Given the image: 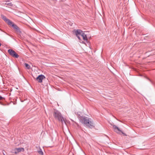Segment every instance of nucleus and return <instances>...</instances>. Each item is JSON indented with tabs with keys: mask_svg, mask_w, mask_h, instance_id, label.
<instances>
[{
	"mask_svg": "<svg viewBox=\"0 0 155 155\" xmlns=\"http://www.w3.org/2000/svg\"><path fill=\"white\" fill-rule=\"evenodd\" d=\"M2 18L9 25H11L12 24V21H11L9 19H7L6 17L4 16V15H1Z\"/></svg>",
	"mask_w": 155,
	"mask_h": 155,
	"instance_id": "423d86ee",
	"label": "nucleus"
},
{
	"mask_svg": "<svg viewBox=\"0 0 155 155\" xmlns=\"http://www.w3.org/2000/svg\"><path fill=\"white\" fill-rule=\"evenodd\" d=\"M74 32L76 36L78 38V39L81 40V38L80 37V35H81L82 34L83 32V31L80 29H77V30H74Z\"/></svg>",
	"mask_w": 155,
	"mask_h": 155,
	"instance_id": "20e7f679",
	"label": "nucleus"
},
{
	"mask_svg": "<svg viewBox=\"0 0 155 155\" xmlns=\"http://www.w3.org/2000/svg\"><path fill=\"white\" fill-rule=\"evenodd\" d=\"M5 99V98L1 96L0 95V101H2Z\"/></svg>",
	"mask_w": 155,
	"mask_h": 155,
	"instance_id": "ddd939ff",
	"label": "nucleus"
},
{
	"mask_svg": "<svg viewBox=\"0 0 155 155\" xmlns=\"http://www.w3.org/2000/svg\"><path fill=\"white\" fill-rule=\"evenodd\" d=\"M54 117L56 120L61 122L62 124H66L65 121L63 118L61 113L57 110H55L53 114Z\"/></svg>",
	"mask_w": 155,
	"mask_h": 155,
	"instance_id": "f03ea898",
	"label": "nucleus"
},
{
	"mask_svg": "<svg viewBox=\"0 0 155 155\" xmlns=\"http://www.w3.org/2000/svg\"><path fill=\"white\" fill-rule=\"evenodd\" d=\"M38 153L39 154L41 155H43V153L41 150L38 151Z\"/></svg>",
	"mask_w": 155,
	"mask_h": 155,
	"instance_id": "f8f14e48",
	"label": "nucleus"
},
{
	"mask_svg": "<svg viewBox=\"0 0 155 155\" xmlns=\"http://www.w3.org/2000/svg\"><path fill=\"white\" fill-rule=\"evenodd\" d=\"M9 25L13 27L14 29L17 32H20V31L19 30V27L16 25L14 24L12 22V24L11 25Z\"/></svg>",
	"mask_w": 155,
	"mask_h": 155,
	"instance_id": "6e6552de",
	"label": "nucleus"
},
{
	"mask_svg": "<svg viewBox=\"0 0 155 155\" xmlns=\"http://www.w3.org/2000/svg\"><path fill=\"white\" fill-rule=\"evenodd\" d=\"M11 4V5H10V6H12V4H11V3H10H10H9V4Z\"/></svg>",
	"mask_w": 155,
	"mask_h": 155,
	"instance_id": "4468645a",
	"label": "nucleus"
},
{
	"mask_svg": "<svg viewBox=\"0 0 155 155\" xmlns=\"http://www.w3.org/2000/svg\"><path fill=\"white\" fill-rule=\"evenodd\" d=\"M8 53L12 57L17 58H18V55L13 50L10 49L8 50Z\"/></svg>",
	"mask_w": 155,
	"mask_h": 155,
	"instance_id": "7ed1b4c3",
	"label": "nucleus"
},
{
	"mask_svg": "<svg viewBox=\"0 0 155 155\" xmlns=\"http://www.w3.org/2000/svg\"><path fill=\"white\" fill-rule=\"evenodd\" d=\"M113 128L115 132H116L119 133L120 132H121L122 134H124V133L120 129L117 127L116 125H113Z\"/></svg>",
	"mask_w": 155,
	"mask_h": 155,
	"instance_id": "0eeeda50",
	"label": "nucleus"
},
{
	"mask_svg": "<svg viewBox=\"0 0 155 155\" xmlns=\"http://www.w3.org/2000/svg\"><path fill=\"white\" fill-rule=\"evenodd\" d=\"M44 78H45V77L44 75L41 74L36 78V80L39 83H41Z\"/></svg>",
	"mask_w": 155,
	"mask_h": 155,
	"instance_id": "39448f33",
	"label": "nucleus"
},
{
	"mask_svg": "<svg viewBox=\"0 0 155 155\" xmlns=\"http://www.w3.org/2000/svg\"><path fill=\"white\" fill-rule=\"evenodd\" d=\"M4 155H5V154L4 153H3Z\"/></svg>",
	"mask_w": 155,
	"mask_h": 155,
	"instance_id": "dca6fc26",
	"label": "nucleus"
},
{
	"mask_svg": "<svg viewBox=\"0 0 155 155\" xmlns=\"http://www.w3.org/2000/svg\"><path fill=\"white\" fill-rule=\"evenodd\" d=\"M24 64L26 67V69H29L30 68V66L29 64L26 63H25Z\"/></svg>",
	"mask_w": 155,
	"mask_h": 155,
	"instance_id": "9b49d317",
	"label": "nucleus"
},
{
	"mask_svg": "<svg viewBox=\"0 0 155 155\" xmlns=\"http://www.w3.org/2000/svg\"><path fill=\"white\" fill-rule=\"evenodd\" d=\"M91 119L86 117H81L80 118V122L85 126L89 128H92L94 127V124Z\"/></svg>",
	"mask_w": 155,
	"mask_h": 155,
	"instance_id": "f257e3e1",
	"label": "nucleus"
},
{
	"mask_svg": "<svg viewBox=\"0 0 155 155\" xmlns=\"http://www.w3.org/2000/svg\"><path fill=\"white\" fill-rule=\"evenodd\" d=\"M83 38V39L84 40L87 41L88 40L86 35L83 32L82 35H81Z\"/></svg>",
	"mask_w": 155,
	"mask_h": 155,
	"instance_id": "1a4fd4ad",
	"label": "nucleus"
},
{
	"mask_svg": "<svg viewBox=\"0 0 155 155\" xmlns=\"http://www.w3.org/2000/svg\"><path fill=\"white\" fill-rule=\"evenodd\" d=\"M15 150L17 151V152H20L21 151H24V149L23 148H18L15 149Z\"/></svg>",
	"mask_w": 155,
	"mask_h": 155,
	"instance_id": "9d476101",
	"label": "nucleus"
},
{
	"mask_svg": "<svg viewBox=\"0 0 155 155\" xmlns=\"http://www.w3.org/2000/svg\"><path fill=\"white\" fill-rule=\"evenodd\" d=\"M82 43H84V41H82Z\"/></svg>",
	"mask_w": 155,
	"mask_h": 155,
	"instance_id": "2eb2a0df",
	"label": "nucleus"
}]
</instances>
